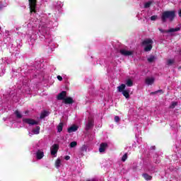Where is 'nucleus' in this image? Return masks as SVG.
Segmentation results:
<instances>
[{"mask_svg":"<svg viewBox=\"0 0 181 181\" xmlns=\"http://www.w3.org/2000/svg\"><path fill=\"white\" fill-rule=\"evenodd\" d=\"M57 99L63 100L64 104H74V100H73V98L71 97H67V91L66 90L59 93L57 96Z\"/></svg>","mask_w":181,"mask_h":181,"instance_id":"2","label":"nucleus"},{"mask_svg":"<svg viewBox=\"0 0 181 181\" xmlns=\"http://www.w3.org/2000/svg\"><path fill=\"white\" fill-rule=\"evenodd\" d=\"M64 159H65L66 160H69L70 159V157H69V156H66L65 158H64Z\"/></svg>","mask_w":181,"mask_h":181,"instance_id":"33","label":"nucleus"},{"mask_svg":"<svg viewBox=\"0 0 181 181\" xmlns=\"http://www.w3.org/2000/svg\"><path fill=\"white\" fill-rule=\"evenodd\" d=\"M115 122H119V116H115Z\"/></svg>","mask_w":181,"mask_h":181,"instance_id":"31","label":"nucleus"},{"mask_svg":"<svg viewBox=\"0 0 181 181\" xmlns=\"http://www.w3.org/2000/svg\"><path fill=\"white\" fill-rule=\"evenodd\" d=\"M142 46L144 47V52H151L152 50V45H153V40L151 38H147L141 42Z\"/></svg>","mask_w":181,"mask_h":181,"instance_id":"3","label":"nucleus"},{"mask_svg":"<svg viewBox=\"0 0 181 181\" xmlns=\"http://www.w3.org/2000/svg\"><path fill=\"white\" fill-rule=\"evenodd\" d=\"M180 30V27H177L175 28H170L166 31V33H173L175 32H179Z\"/></svg>","mask_w":181,"mask_h":181,"instance_id":"14","label":"nucleus"},{"mask_svg":"<svg viewBox=\"0 0 181 181\" xmlns=\"http://www.w3.org/2000/svg\"><path fill=\"white\" fill-rule=\"evenodd\" d=\"M120 53L122 56H132L134 54V52L125 49H120Z\"/></svg>","mask_w":181,"mask_h":181,"instance_id":"10","label":"nucleus"},{"mask_svg":"<svg viewBox=\"0 0 181 181\" xmlns=\"http://www.w3.org/2000/svg\"><path fill=\"white\" fill-rule=\"evenodd\" d=\"M156 19H158V16H152L151 17V21H155Z\"/></svg>","mask_w":181,"mask_h":181,"instance_id":"29","label":"nucleus"},{"mask_svg":"<svg viewBox=\"0 0 181 181\" xmlns=\"http://www.w3.org/2000/svg\"><path fill=\"white\" fill-rule=\"evenodd\" d=\"M127 87V85L122 83L120 86H117V91L118 93H122L125 88Z\"/></svg>","mask_w":181,"mask_h":181,"instance_id":"13","label":"nucleus"},{"mask_svg":"<svg viewBox=\"0 0 181 181\" xmlns=\"http://www.w3.org/2000/svg\"><path fill=\"white\" fill-rule=\"evenodd\" d=\"M175 63V61L173 59H168L167 61L168 66H172Z\"/></svg>","mask_w":181,"mask_h":181,"instance_id":"27","label":"nucleus"},{"mask_svg":"<svg viewBox=\"0 0 181 181\" xmlns=\"http://www.w3.org/2000/svg\"><path fill=\"white\" fill-rule=\"evenodd\" d=\"M70 148H75V146H77V141H72L69 144Z\"/></svg>","mask_w":181,"mask_h":181,"instance_id":"25","label":"nucleus"},{"mask_svg":"<svg viewBox=\"0 0 181 181\" xmlns=\"http://www.w3.org/2000/svg\"><path fill=\"white\" fill-rule=\"evenodd\" d=\"M176 105H177V102H172L171 105H170V108L173 110Z\"/></svg>","mask_w":181,"mask_h":181,"instance_id":"28","label":"nucleus"},{"mask_svg":"<svg viewBox=\"0 0 181 181\" xmlns=\"http://www.w3.org/2000/svg\"><path fill=\"white\" fill-rule=\"evenodd\" d=\"M151 5H152V1H148L146 4H144V8H150Z\"/></svg>","mask_w":181,"mask_h":181,"instance_id":"23","label":"nucleus"},{"mask_svg":"<svg viewBox=\"0 0 181 181\" xmlns=\"http://www.w3.org/2000/svg\"><path fill=\"white\" fill-rule=\"evenodd\" d=\"M78 129V126L76 124H73L69 128L67 129L69 134H71V132H76Z\"/></svg>","mask_w":181,"mask_h":181,"instance_id":"9","label":"nucleus"},{"mask_svg":"<svg viewBox=\"0 0 181 181\" xmlns=\"http://www.w3.org/2000/svg\"><path fill=\"white\" fill-rule=\"evenodd\" d=\"M178 16H180V18H181V9H180L178 11Z\"/></svg>","mask_w":181,"mask_h":181,"instance_id":"35","label":"nucleus"},{"mask_svg":"<svg viewBox=\"0 0 181 181\" xmlns=\"http://www.w3.org/2000/svg\"><path fill=\"white\" fill-rule=\"evenodd\" d=\"M142 177L145 179V180H147V181L152 180V176L149 175V174L148 173L142 174Z\"/></svg>","mask_w":181,"mask_h":181,"instance_id":"17","label":"nucleus"},{"mask_svg":"<svg viewBox=\"0 0 181 181\" xmlns=\"http://www.w3.org/2000/svg\"><path fill=\"white\" fill-rule=\"evenodd\" d=\"M158 93H161V94H163V90L162 89L158 90Z\"/></svg>","mask_w":181,"mask_h":181,"instance_id":"34","label":"nucleus"},{"mask_svg":"<svg viewBox=\"0 0 181 181\" xmlns=\"http://www.w3.org/2000/svg\"><path fill=\"white\" fill-rule=\"evenodd\" d=\"M128 159V153H124V155L122 157V162H125Z\"/></svg>","mask_w":181,"mask_h":181,"instance_id":"26","label":"nucleus"},{"mask_svg":"<svg viewBox=\"0 0 181 181\" xmlns=\"http://www.w3.org/2000/svg\"><path fill=\"white\" fill-rule=\"evenodd\" d=\"M125 84L127 87H132V86H134V81H132L131 78H128L126 80Z\"/></svg>","mask_w":181,"mask_h":181,"instance_id":"18","label":"nucleus"},{"mask_svg":"<svg viewBox=\"0 0 181 181\" xmlns=\"http://www.w3.org/2000/svg\"><path fill=\"white\" fill-rule=\"evenodd\" d=\"M23 124H28V125H38L39 124V122H37L33 119H30V118H23Z\"/></svg>","mask_w":181,"mask_h":181,"instance_id":"5","label":"nucleus"},{"mask_svg":"<svg viewBox=\"0 0 181 181\" xmlns=\"http://www.w3.org/2000/svg\"><path fill=\"white\" fill-rule=\"evenodd\" d=\"M25 114H29V111L28 110L25 111Z\"/></svg>","mask_w":181,"mask_h":181,"instance_id":"36","label":"nucleus"},{"mask_svg":"<svg viewBox=\"0 0 181 181\" xmlns=\"http://www.w3.org/2000/svg\"><path fill=\"white\" fill-rule=\"evenodd\" d=\"M60 165H62V160H60V158H58L55 161V167L59 168H60Z\"/></svg>","mask_w":181,"mask_h":181,"instance_id":"22","label":"nucleus"},{"mask_svg":"<svg viewBox=\"0 0 181 181\" xmlns=\"http://www.w3.org/2000/svg\"><path fill=\"white\" fill-rule=\"evenodd\" d=\"M175 18H176V11H165L163 12L162 16H161V21L163 23H166V21L168 19L170 22H173L175 21Z\"/></svg>","mask_w":181,"mask_h":181,"instance_id":"1","label":"nucleus"},{"mask_svg":"<svg viewBox=\"0 0 181 181\" xmlns=\"http://www.w3.org/2000/svg\"><path fill=\"white\" fill-rule=\"evenodd\" d=\"M129 93H130L129 89H127V90L124 89L122 93V95L125 97V98L128 99L129 98Z\"/></svg>","mask_w":181,"mask_h":181,"instance_id":"15","label":"nucleus"},{"mask_svg":"<svg viewBox=\"0 0 181 181\" xmlns=\"http://www.w3.org/2000/svg\"><path fill=\"white\" fill-rule=\"evenodd\" d=\"M45 156V153L43 151H41L40 150H38L36 153V158L38 160H40Z\"/></svg>","mask_w":181,"mask_h":181,"instance_id":"12","label":"nucleus"},{"mask_svg":"<svg viewBox=\"0 0 181 181\" xmlns=\"http://www.w3.org/2000/svg\"><path fill=\"white\" fill-rule=\"evenodd\" d=\"M107 148H108V144L101 143L99 148V152H100V153H103V152H105V149H107Z\"/></svg>","mask_w":181,"mask_h":181,"instance_id":"7","label":"nucleus"},{"mask_svg":"<svg viewBox=\"0 0 181 181\" xmlns=\"http://www.w3.org/2000/svg\"><path fill=\"white\" fill-rule=\"evenodd\" d=\"M48 115H49V112L46 110H44L42 112H41L40 118V119H43L46 118V117H47Z\"/></svg>","mask_w":181,"mask_h":181,"instance_id":"16","label":"nucleus"},{"mask_svg":"<svg viewBox=\"0 0 181 181\" xmlns=\"http://www.w3.org/2000/svg\"><path fill=\"white\" fill-rule=\"evenodd\" d=\"M94 127V120L93 119H89L88 120V124L86 126V131H89Z\"/></svg>","mask_w":181,"mask_h":181,"instance_id":"6","label":"nucleus"},{"mask_svg":"<svg viewBox=\"0 0 181 181\" xmlns=\"http://www.w3.org/2000/svg\"><path fill=\"white\" fill-rule=\"evenodd\" d=\"M156 60V57L155 55H150V57L147 59V62L148 63H153Z\"/></svg>","mask_w":181,"mask_h":181,"instance_id":"19","label":"nucleus"},{"mask_svg":"<svg viewBox=\"0 0 181 181\" xmlns=\"http://www.w3.org/2000/svg\"><path fill=\"white\" fill-rule=\"evenodd\" d=\"M15 115L17 118H22V115L21 114V112H19V110H16Z\"/></svg>","mask_w":181,"mask_h":181,"instance_id":"24","label":"nucleus"},{"mask_svg":"<svg viewBox=\"0 0 181 181\" xmlns=\"http://www.w3.org/2000/svg\"><path fill=\"white\" fill-rule=\"evenodd\" d=\"M59 151V144H54L51 148V155L54 156Z\"/></svg>","mask_w":181,"mask_h":181,"instance_id":"8","label":"nucleus"},{"mask_svg":"<svg viewBox=\"0 0 181 181\" xmlns=\"http://www.w3.org/2000/svg\"><path fill=\"white\" fill-rule=\"evenodd\" d=\"M30 13H36V8L37 6V0H28Z\"/></svg>","mask_w":181,"mask_h":181,"instance_id":"4","label":"nucleus"},{"mask_svg":"<svg viewBox=\"0 0 181 181\" xmlns=\"http://www.w3.org/2000/svg\"><path fill=\"white\" fill-rule=\"evenodd\" d=\"M57 78L59 80V81H63V77H62L60 75H58Z\"/></svg>","mask_w":181,"mask_h":181,"instance_id":"30","label":"nucleus"},{"mask_svg":"<svg viewBox=\"0 0 181 181\" xmlns=\"http://www.w3.org/2000/svg\"><path fill=\"white\" fill-rule=\"evenodd\" d=\"M64 124L63 122H60L59 125L57 126V131L58 132H62L63 131V127Z\"/></svg>","mask_w":181,"mask_h":181,"instance_id":"21","label":"nucleus"},{"mask_svg":"<svg viewBox=\"0 0 181 181\" xmlns=\"http://www.w3.org/2000/svg\"><path fill=\"white\" fill-rule=\"evenodd\" d=\"M155 94H158V91L156 90V91H154V92H151V93H150V95H155Z\"/></svg>","mask_w":181,"mask_h":181,"instance_id":"32","label":"nucleus"},{"mask_svg":"<svg viewBox=\"0 0 181 181\" xmlns=\"http://www.w3.org/2000/svg\"><path fill=\"white\" fill-rule=\"evenodd\" d=\"M145 83L146 84H147V86H152V84L155 83V78H146L145 80Z\"/></svg>","mask_w":181,"mask_h":181,"instance_id":"11","label":"nucleus"},{"mask_svg":"<svg viewBox=\"0 0 181 181\" xmlns=\"http://www.w3.org/2000/svg\"><path fill=\"white\" fill-rule=\"evenodd\" d=\"M33 132L35 135H39V134H40V127L36 126L35 129H33Z\"/></svg>","mask_w":181,"mask_h":181,"instance_id":"20","label":"nucleus"}]
</instances>
